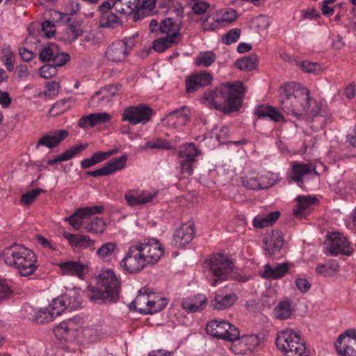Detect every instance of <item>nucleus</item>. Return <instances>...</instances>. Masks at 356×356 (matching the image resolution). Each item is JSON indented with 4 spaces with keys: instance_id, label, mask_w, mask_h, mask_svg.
I'll return each instance as SVG.
<instances>
[{
    "instance_id": "obj_11",
    "label": "nucleus",
    "mask_w": 356,
    "mask_h": 356,
    "mask_svg": "<svg viewBox=\"0 0 356 356\" xmlns=\"http://www.w3.org/2000/svg\"><path fill=\"white\" fill-rule=\"evenodd\" d=\"M104 208L102 205H95L92 207H85L77 209L70 216L65 218L74 229L79 230L83 227L86 220L89 216L102 213Z\"/></svg>"
},
{
    "instance_id": "obj_23",
    "label": "nucleus",
    "mask_w": 356,
    "mask_h": 356,
    "mask_svg": "<svg viewBox=\"0 0 356 356\" xmlns=\"http://www.w3.org/2000/svg\"><path fill=\"white\" fill-rule=\"evenodd\" d=\"M68 131L66 130H56L44 134L41 137L37 144L36 148L40 146L47 147L49 149H53L58 146L67 136Z\"/></svg>"
},
{
    "instance_id": "obj_62",
    "label": "nucleus",
    "mask_w": 356,
    "mask_h": 356,
    "mask_svg": "<svg viewBox=\"0 0 356 356\" xmlns=\"http://www.w3.org/2000/svg\"><path fill=\"white\" fill-rule=\"evenodd\" d=\"M54 26H55L54 24L49 20H46L42 22V30L44 31V35L47 38H51V37H53L54 35L55 30H52L51 31L47 30V29H49V28L51 29V28H54Z\"/></svg>"
},
{
    "instance_id": "obj_8",
    "label": "nucleus",
    "mask_w": 356,
    "mask_h": 356,
    "mask_svg": "<svg viewBox=\"0 0 356 356\" xmlns=\"http://www.w3.org/2000/svg\"><path fill=\"white\" fill-rule=\"evenodd\" d=\"M206 330L207 334L213 337L231 342L239 336L238 329L224 320L214 319L209 321Z\"/></svg>"
},
{
    "instance_id": "obj_16",
    "label": "nucleus",
    "mask_w": 356,
    "mask_h": 356,
    "mask_svg": "<svg viewBox=\"0 0 356 356\" xmlns=\"http://www.w3.org/2000/svg\"><path fill=\"white\" fill-rule=\"evenodd\" d=\"M213 76L208 72L201 70L188 76L186 79V92L192 94L200 88L210 85Z\"/></svg>"
},
{
    "instance_id": "obj_24",
    "label": "nucleus",
    "mask_w": 356,
    "mask_h": 356,
    "mask_svg": "<svg viewBox=\"0 0 356 356\" xmlns=\"http://www.w3.org/2000/svg\"><path fill=\"white\" fill-rule=\"evenodd\" d=\"M283 243L282 233L279 231H273L270 236L264 239V248L266 254L273 256L280 251Z\"/></svg>"
},
{
    "instance_id": "obj_64",
    "label": "nucleus",
    "mask_w": 356,
    "mask_h": 356,
    "mask_svg": "<svg viewBox=\"0 0 356 356\" xmlns=\"http://www.w3.org/2000/svg\"><path fill=\"white\" fill-rule=\"evenodd\" d=\"M296 284L302 293L308 291L311 286L309 282L305 278H298L296 280Z\"/></svg>"
},
{
    "instance_id": "obj_1",
    "label": "nucleus",
    "mask_w": 356,
    "mask_h": 356,
    "mask_svg": "<svg viewBox=\"0 0 356 356\" xmlns=\"http://www.w3.org/2000/svg\"><path fill=\"white\" fill-rule=\"evenodd\" d=\"M280 107L287 115L299 118L304 115L314 117L320 109L316 100L310 97L307 88L295 82H286L279 88Z\"/></svg>"
},
{
    "instance_id": "obj_40",
    "label": "nucleus",
    "mask_w": 356,
    "mask_h": 356,
    "mask_svg": "<svg viewBox=\"0 0 356 356\" xmlns=\"http://www.w3.org/2000/svg\"><path fill=\"white\" fill-rule=\"evenodd\" d=\"M291 312V302L289 300L280 302L273 312L275 318L281 320L289 318Z\"/></svg>"
},
{
    "instance_id": "obj_58",
    "label": "nucleus",
    "mask_w": 356,
    "mask_h": 356,
    "mask_svg": "<svg viewBox=\"0 0 356 356\" xmlns=\"http://www.w3.org/2000/svg\"><path fill=\"white\" fill-rule=\"evenodd\" d=\"M138 36V34L136 33L130 37L125 38L124 40H120L124 43V46L127 54H129V51L135 47L136 39Z\"/></svg>"
},
{
    "instance_id": "obj_30",
    "label": "nucleus",
    "mask_w": 356,
    "mask_h": 356,
    "mask_svg": "<svg viewBox=\"0 0 356 356\" xmlns=\"http://www.w3.org/2000/svg\"><path fill=\"white\" fill-rule=\"evenodd\" d=\"M289 270V266L287 263L277 264L275 268L271 267L270 264H266L261 276L266 279L277 280L284 277Z\"/></svg>"
},
{
    "instance_id": "obj_49",
    "label": "nucleus",
    "mask_w": 356,
    "mask_h": 356,
    "mask_svg": "<svg viewBox=\"0 0 356 356\" xmlns=\"http://www.w3.org/2000/svg\"><path fill=\"white\" fill-rule=\"evenodd\" d=\"M54 48L57 49V45L54 43H51L49 46L44 47L40 52V60L42 63H48L50 60H53L55 54Z\"/></svg>"
},
{
    "instance_id": "obj_61",
    "label": "nucleus",
    "mask_w": 356,
    "mask_h": 356,
    "mask_svg": "<svg viewBox=\"0 0 356 356\" xmlns=\"http://www.w3.org/2000/svg\"><path fill=\"white\" fill-rule=\"evenodd\" d=\"M58 72L57 68H39L38 74L44 79H48L55 76Z\"/></svg>"
},
{
    "instance_id": "obj_27",
    "label": "nucleus",
    "mask_w": 356,
    "mask_h": 356,
    "mask_svg": "<svg viewBox=\"0 0 356 356\" xmlns=\"http://www.w3.org/2000/svg\"><path fill=\"white\" fill-rule=\"evenodd\" d=\"M110 120L111 116L107 113H95L81 117L79 122V126L83 129L88 127H94L108 122Z\"/></svg>"
},
{
    "instance_id": "obj_55",
    "label": "nucleus",
    "mask_w": 356,
    "mask_h": 356,
    "mask_svg": "<svg viewBox=\"0 0 356 356\" xmlns=\"http://www.w3.org/2000/svg\"><path fill=\"white\" fill-rule=\"evenodd\" d=\"M118 152V149H113L108 152H99L93 154V155L91 156L92 160L94 161L95 164H97L108 158H109L111 156L113 155L114 154Z\"/></svg>"
},
{
    "instance_id": "obj_54",
    "label": "nucleus",
    "mask_w": 356,
    "mask_h": 356,
    "mask_svg": "<svg viewBox=\"0 0 356 356\" xmlns=\"http://www.w3.org/2000/svg\"><path fill=\"white\" fill-rule=\"evenodd\" d=\"M60 86L58 82H48L46 84V90L44 91V95L48 97H52L58 92Z\"/></svg>"
},
{
    "instance_id": "obj_53",
    "label": "nucleus",
    "mask_w": 356,
    "mask_h": 356,
    "mask_svg": "<svg viewBox=\"0 0 356 356\" xmlns=\"http://www.w3.org/2000/svg\"><path fill=\"white\" fill-rule=\"evenodd\" d=\"M281 56H282V59L284 60L287 61L288 64L290 65H296L298 67H310L311 65L313 66V67H316V65L317 64L316 63L310 62L309 60L298 61L297 60H296L294 58H291L287 54H284V55H282Z\"/></svg>"
},
{
    "instance_id": "obj_45",
    "label": "nucleus",
    "mask_w": 356,
    "mask_h": 356,
    "mask_svg": "<svg viewBox=\"0 0 356 356\" xmlns=\"http://www.w3.org/2000/svg\"><path fill=\"white\" fill-rule=\"evenodd\" d=\"M88 145L86 144H79L72 147L70 149L66 150L63 154L58 155L60 159V161H68L72 157H74L77 154L81 152L83 150L86 149L88 147Z\"/></svg>"
},
{
    "instance_id": "obj_52",
    "label": "nucleus",
    "mask_w": 356,
    "mask_h": 356,
    "mask_svg": "<svg viewBox=\"0 0 356 356\" xmlns=\"http://www.w3.org/2000/svg\"><path fill=\"white\" fill-rule=\"evenodd\" d=\"M240 34L241 30L239 29H231L223 35L222 40L226 44H231L238 40Z\"/></svg>"
},
{
    "instance_id": "obj_26",
    "label": "nucleus",
    "mask_w": 356,
    "mask_h": 356,
    "mask_svg": "<svg viewBox=\"0 0 356 356\" xmlns=\"http://www.w3.org/2000/svg\"><path fill=\"white\" fill-rule=\"evenodd\" d=\"M63 236L73 248H89L94 250L95 241L88 236L65 232Z\"/></svg>"
},
{
    "instance_id": "obj_25",
    "label": "nucleus",
    "mask_w": 356,
    "mask_h": 356,
    "mask_svg": "<svg viewBox=\"0 0 356 356\" xmlns=\"http://www.w3.org/2000/svg\"><path fill=\"white\" fill-rule=\"evenodd\" d=\"M232 343L234 347L238 346V350L235 351L241 353L246 350H254L260 345L261 341L256 334H247L242 337L239 335L236 340L232 341Z\"/></svg>"
},
{
    "instance_id": "obj_34",
    "label": "nucleus",
    "mask_w": 356,
    "mask_h": 356,
    "mask_svg": "<svg viewBox=\"0 0 356 356\" xmlns=\"http://www.w3.org/2000/svg\"><path fill=\"white\" fill-rule=\"evenodd\" d=\"M237 300V296L234 293L222 295L220 293L216 294L212 299V305L216 309H224L232 306Z\"/></svg>"
},
{
    "instance_id": "obj_2",
    "label": "nucleus",
    "mask_w": 356,
    "mask_h": 356,
    "mask_svg": "<svg viewBox=\"0 0 356 356\" xmlns=\"http://www.w3.org/2000/svg\"><path fill=\"white\" fill-rule=\"evenodd\" d=\"M245 92L242 81L226 82L213 90L205 92L201 102L210 108L232 112L237 111L241 106Z\"/></svg>"
},
{
    "instance_id": "obj_13",
    "label": "nucleus",
    "mask_w": 356,
    "mask_h": 356,
    "mask_svg": "<svg viewBox=\"0 0 356 356\" xmlns=\"http://www.w3.org/2000/svg\"><path fill=\"white\" fill-rule=\"evenodd\" d=\"M147 264L157 263L163 256L164 249L161 243L156 238H146L138 241Z\"/></svg>"
},
{
    "instance_id": "obj_48",
    "label": "nucleus",
    "mask_w": 356,
    "mask_h": 356,
    "mask_svg": "<svg viewBox=\"0 0 356 356\" xmlns=\"http://www.w3.org/2000/svg\"><path fill=\"white\" fill-rule=\"evenodd\" d=\"M70 60V55L66 52H58L54 54L53 58V64H45L42 67H62L67 63Z\"/></svg>"
},
{
    "instance_id": "obj_6",
    "label": "nucleus",
    "mask_w": 356,
    "mask_h": 356,
    "mask_svg": "<svg viewBox=\"0 0 356 356\" xmlns=\"http://www.w3.org/2000/svg\"><path fill=\"white\" fill-rule=\"evenodd\" d=\"M275 343L285 356H309L305 345L300 336L291 329L279 332Z\"/></svg>"
},
{
    "instance_id": "obj_29",
    "label": "nucleus",
    "mask_w": 356,
    "mask_h": 356,
    "mask_svg": "<svg viewBox=\"0 0 356 356\" xmlns=\"http://www.w3.org/2000/svg\"><path fill=\"white\" fill-rule=\"evenodd\" d=\"M124 43L121 41H115L108 46L105 55L108 60L112 62H120L127 56Z\"/></svg>"
},
{
    "instance_id": "obj_31",
    "label": "nucleus",
    "mask_w": 356,
    "mask_h": 356,
    "mask_svg": "<svg viewBox=\"0 0 356 356\" xmlns=\"http://www.w3.org/2000/svg\"><path fill=\"white\" fill-rule=\"evenodd\" d=\"M280 213L277 211L270 212L268 214L256 216L252 220V225L257 229H263L273 225L280 218Z\"/></svg>"
},
{
    "instance_id": "obj_42",
    "label": "nucleus",
    "mask_w": 356,
    "mask_h": 356,
    "mask_svg": "<svg viewBox=\"0 0 356 356\" xmlns=\"http://www.w3.org/2000/svg\"><path fill=\"white\" fill-rule=\"evenodd\" d=\"M176 33L170 36H165L161 40H156L153 43V48L157 52H163L175 42Z\"/></svg>"
},
{
    "instance_id": "obj_33",
    "label": "nucleus",
    "mask_w": 356,
    "mask_h": 356,
    "mask_svg": "<svg viewBox=\"0 0 356 356\" xmlns=\"http://www.w3.org/2000/svg\"><path fill=\"white\" fill-rule=\"evenodd\" d=\"M207 304V298L204 295L198 294L192 300H184L182 302L183 308L188 312H200L204 309Z\"/></svg>"
},
{
    "instance_id": "obj_17",
    "label": "nucleus",
    "mask_w": 356,
    "mask_h": 356,
    "mask_svg": "<svg viewBox=\"0 0 356 356\" xmlns=\"http://www.w3.org/2000/svg\"><path fill=\"white\" fill-rule=\"evenodd\" d=\"M80 326L76 318H70L61 322L54 328L56 337L60 340L71 341L76 335Z\"/></svg>"
},
{
    "instance_id": "obj_4",
    "label": "nucleus",
    "mask_w": 356,
    "mask_h": 356,
    "mask_svg": "<svg viewBox=\"0 0 356 356\" xmlns=\"http://www.w3.org/2000/svg\"><path fill=\"white\" fill-rule=\"evenodd\" d=\"M120 290V281L111 269H104L98 276L96 287L88 291V296L92 302L102 304L115 300Z\"/></svg>"
},
{
    "instance_id": "obj_10",
    "label": "nucleus",
    "mask_w": 356,
    "mask_h": 356,
    "mask_svg": "<svg viewBox=\"0 0 356 356\" xmlns=\"http://www.w3.org/2000/svg\"><path fill=\"white\" fill-rule=\"evenodd\" d=\"M158 195L157 191L130 189L124 194L127 204L129 207L143 206L148 203L155 204Z\"/></svg>"
},
{
    "instance_id": "obj_63",
    "label": "nucleus",
    "mask_w": 356,
    "mask_h": 356,
    "mask_svg": "<svg viewBox=\"0 0 356 356\" xmlns=\"http://www.w3.org/2000/svg\"><path fill=\"white\" fill-rule=\"evenodd\" d=\"M19 54L22 59L26 62L30 61L36 56L33 51L27 49L25 47L19 48Z\"/></svg>"
},
{
    "instance_id": "obj_44",
    "label": "nucleus",
    "mask_w": 356,
    "mask_h": 356,
    "mask_svg": "<svg viewBox=\"0 0 356 356\" xmlns=\"http://www.w3.org/2000/svg\"><path fill=\"white\" fill-rule=\"evenodd\" d=\"M49 307L56 316L60 315L65 311H68L66 301L64 300V294L54 299Z\"/></svg>"
},
{
    "instance_id": "obj_9",
    "label": "nucleus",
    "mask_w": 356,
    "mask_h": 356,
    "mask_svg": "<svg viewBox=\"0 0 356 356\" xmlns=\"http://www.w3.org/2000/svg\"><path fill=\"white\" fill-rule=\"evenodd\" d=\"M152 109L147 105L139 104L127 107L122 113V122H128L131 125L145 124L152 119Z\"/></svg>"
},
{
    "instance_id": "obj_60",
    "label": "nucleus",
    "mask_w": 356,
    "mask_h": 356,
    "mask_svg": "<svg viewBox=\"0 0 356 356\" xmlns=\"http://www.w3.org/2000/svg\"><path fill=\"white\" fill-rule=\"evenodd\" d=\"M236 17H237L236 12L233 9H230L229 10L225 11L222 14V17L220 19V21H221L222 23L223 22L231 23V22H233L234 21H235L236 19Z\"/></svg>"
},
{
    "instance_id": "obj_57",
    "label": "nucleus",
    "mask_w": 356,
    "mask_h": 356,
    "mask_svg": "<svg viewBox=\"0 0 356 356\" xmlns=\"http://www.w3.org/2000/svg\"><path fill=\"white\" fill-rule=\"evenodd\" d=\"M209 7V4L204 1L195 3L192 7L193 12L196 15H202L204 13Z\"/></svg>"
},
{
    "instance_id": "obj_59",
    "label": "nucleus",
    "mask_w": 356,
    "mask_h": 356,
    "mask_svg": "<svg viewBox=\"0 0 356 356\" xmlns=\"http://www.w3.org/2000/svg\"><path fill=\"white\" fill-rule=\"evenodd\" d=\"M12 291L6 280L0 279V300L10 296Z\"/></svg>"
},
{
    "instance_id": "obj_18",
    "label": "nucleus",
    "mask_w": 356,
    "mask_h": 356,
    "mask_svg": "<svg viewBox=\"0 0 356 356\" xmlns=\"http://www.w3.org/2000/svg\"><path fill=\"white\" fill-rule=\"evenodd\" d=\"M195 236V225L193 222L188 221L183 224L178 229L173 238V244L178 248H184L188 244Z\"/></svg>"
},
{
    "instance_id": "obj_3",
    "label": "nucleus",
    "mask_w": 356,
    "mask_h": 356,
    "mask_svg": "<svg viewBox=\"0 0 356 356\" xmlns=\"http://www.w3.org/2000/svg\"><path fill=\"white\" fill-rule=\"evenodd\" d=\"M1 257L7 266L14 267L24 277L33 275L38 268L35 254L22 244L15 243L4 248Z\"/></svg>"
},
{
    "instance_id": "obj_15",
    "label": "nucleus",
    "mask_w": 356,
    "mask_h": 356,
    "mask_svg": "<svg viewBox=\"0 0 356 356\" xmlns=\"http://www.w3.org/2000/svg\"><path fill=\"white\" fill-rule=\"evenodd\" d=\"M327 246L332 256L339 254L349 255L351 253L350 243L346 236L339 232L327 234Z\"/></svg>"
},
{
    "instance_id": "obj_20",
    "label": "nucleus",
    "mask_w": 356,
    "mask_h": 356,
    "mask_svg": "<svg viewBox=\"0 0 356 356\" xmlns=\"http://www.w3.org/2000/svg\"><path fill=\"white\" fill-rule=\"evenodd\" d=\"M60 272L64 275L75 276L83 279L88 267L78 261H67L58 264Z\"/></svg>"
},
{
    "instance_id": "obj_7",
    "label": "nucleus",
    "mask_w": 356,
    "mask_h": 356,
    "mask_svg": "<svg viewBox=\"0 0 356 356\" xmlns=\"http://www.w3.org/2000/svg\"><path fill=\"white\" fill-rule=\"evenodd\" d=\"M147 265L138 241L128 248L120 262V267L122 271L129 274L140 273Z\"/></svg>"
},
{
    "instance_id": "obj_51",
    "label": "nucleus",
    "mask_w": 356,
    "mask_h": 356,
    "mask_svg": "<svg viewBox=\"0 0 356 356\" xmlns=\"http://www.w3.org/2000/svg\"><path fill=\"white\" fill-rule=\"evenodd\" d=\"M44 191L41 188L33 189L22 195L21 202L25 205L31 204L35 199Z\"/></svg>"
},
{
    "instance_id": "obj_50",
    "label": "nucleus",
    "mask_w": 356,
    "mask_h": 356,
    "mask_svg": "<svg viewBox=\"0 0 356 356\" xmlns=\"http://www.w3.org/2000/svg\"><path fill=\"white\" fill-rule=\"evenodd\" d=\"M145 147L149 149H170L171 145L168 140L161 138H156L152 140L147 141Z\"/></svg>"
},
{
    "instance_id": "obj_47",
    "label": "nucleus",
    "mask_w": 356,
    "mask_h": 356,
    "mask_svg": "<svg viewBox=\"0 0 356 356\" xmlns=\"http://www.w3.org/2000/svg\"><path fill=\"white\" fill-rule=\"evenodd\" d=\"M216 58V54L213 51L201 52L196 58L195 64L209 67L215 61Z\"/></svg>"
},
{
    "instance_id": "obj_32",
    "label": "nucleus",
    "mask_w": 356,
    "mask_h": 356,
    "mask_svg": "<svg viewBox=\"0 0 356 356\" xmlns=\"http://www.w3.org/2000/svg\"><path fill=\"white\" fill-rule=\"evenodd\" d=\"M255 114L259 118H268L274 122H282L284 119L282 114L277 108L270 106H259L257 108Z\"/></svg>"
},
{
    "instance_id": "obj_38",
    "label": "nucleus",
    "mask_w": 356,
    "mask_h": 356,
    "mask_svg": "<svg viewBox=\"0 0 356 356\" xmlns=\"http://www.w3.org/2000/svg\"><path fill=\"white\" fill-rule=\"evenodd\" d=\"M128 156L126 154L120 157H115L107 162L104 168L107 172V175H109L116 171L120 170L125 168Z\"/></svg>"
},
{
    "instance_id": "obj_21",
    "label": "nucleus",
    "mask_w": 356,
    "mask_h": 356,
    "mask_svg": "<svg viewBox=\"0 0 356 356\" xmlns=\"http://www.w3.org/2000/svg\"><path fill=\"white\" fill-rule=\"evenodd\" d=\"M297 204L293 209V215L298 219L306 218L312 211V207L317 202L316 197L300 195L296 197Z\"/></svg>"
},
{
    "instance_id": "obj_5",
    "label": "nucleus",
    "mask_w": 356,
    "mask_h": 356,
    "mask_svg": "<svg viewBox=\"0 0 356 356\" xmlns=\"http://www.w3.org/2000/svg\"><path fill=\"white\" fill-rule=\"evenodd\" d=\"M208 269L207 279L212 286L227 279L233 271L234 264L227 255L218 253L212 254L204 261Z\"/></svg>"
},
{
    "instance_id": "obj_14",
    "label": "nucleus",
    "mask_w": 356,
    "mask_h": 356,
    "mask_svg": "<svg viewBox=\"0 0 356 356\" xmlns=\"http://www.w3.org/2000/svg\"><path fill=\"white\" fill-rule=\"evenodd\" d=\"M337 351L343 356H356V331L348 330L335 343Z\"/></svg>"
},
{
    "instance_id": "obj_41",
    "label": "nucleus",
    "mask_w": 356,
    "mask_h": 356,
    "mask_svg": "<svg viewBox=\"0 0 356 356\" xmlns=\"http://www.w3.org/2000/svg\"><path fill=\"white\" fill-rule=\"evenodd\" d=\"M121 24V19L113 13L102 15L99 19L101 27L115 29Z\"/></svg>"
},
{
    "instance_id": "obj_56",
    "label": "nucleus",
    "mask_w": 356,
    "mask_h": 356,
    "mask_svg": "<svg viewBox=\"0 0 356 356\" xmlns=\"http://www.w3.org/2000/svg\"><path fill=\"white\" fill-rule=\"evenodd\" d=\"M243 184L244 186L252 190H259L267 187L266 186H263L257 178H250L243 179Z\"/></svg>"
},
{
    "instance_id": "obj_39",
    "label": "nucleus",
    "mask_w": 356,
    "mask_h": 356,
    "mask_svg": "<svg viewBox=\"0 0 356 356\" xmlns=\"http://www.w3.org/2000/svg\"><path fill=\"white\" fill-rule=\"evenodd\" d=\"M311 167L305 163H295L293 165L290 177L297 182H302L303 176L310 173Z\"/></svg>"
},
{
    "instance_id": "obj_43",
    "label": "nucleus",
    "mask_w": 356,
    "mask_h": 356,
    "mask_svg": "<svg viewBox=\"0 0 356 356\" xmlns=\"http://www.w3.org/2000/svg\"><path fill=\"white\" fill-rule=\"evenodd\" d=\"M56 317L48 307L39 309L33 316L32 320L37 323H44L49 322Z\"/></svg>"
},
{
    "instance_id": "obj_12",
    "label": "nucleus",
    "mask_w": 356,
    "mask_h": 356,
    "mask_svg": "<svg viewBox=\"0 0 356 356\" xmlns=\"http://www.w3.org/2000/svg\"><path fill=\"white\" fill-rule=\"evenodd\" d=\"M200 154L193 143H188L181 147L179 150V162L181 172L183 175L190 176L193 172V165L196 156Z\"/></svg>"
},
{
    "instance_id": "obj_19",
    "label": "nucleus",
    "mask_w": 356,
    "mask_h": 356,
    "mask_svg": "<svg viewBox=\"0 0 356 356\" xmlns=\"http://www.w3.org/2000/svg\"><path fill=\"white\" fill-rule=\"evenodd\" d=\"M189 114L188 107L184 106L170 113L164 120L168 127L179 129L189 120Z\"/></svg>"
},
{
    "instance_id": "obj_28",
    "label": "nucleus",
    "mask_w": 356,
    "mask_h": 356,
    "mask_svg": "<svg viewBox=\"0 0 356 356\" xmlns=\"http://www.w3.org/2000/svg\"><path fill=\"white\" fill-rule=\"evenodd\" d=\"M64 300L69 312L80 309L82 305L81 290L79 288L67 289L64 293Z\"/></svg>"
},
{
    "instance_id": "obj_37",
    "label": "nucleus",
    "mask_w": 356,
    "mask_h": 356,
    "mask_svg": "<svg viewBox=\"0 0 356 356\" xmlns=\"http://www.w3.org/2000/svg\"><path fill=\"white\" fill-rule=\"evenodd\" d=\"M117 250V244L115 242H106L103 243L96 251V255L104 261H108L114 255Z\"/></svg>"
},
{
    "instance_id": "obj_36",
    "label": "nucleus",
    "mask_w": 356,
    "mask_h": 356,
    "mask_svg": "<svg viewBox=\"0 0 356 356\" xmlns=\"http://www.w3.org/2000/svg\"><path fill=\"white\" fill-rule=\"evenodd\" d=\"M181 24L173 21L172 18L168 17L162 20L159 24V31L161 33H165L166 36H170L171 34L176 33V38L179 35Z\"/></svg>"
},
{
    "instance_id": "obj_22",
    "label": "nucleus",
    "mask_w": 356,
    "mask_h": 356,
    "mask_svg": "<svg viewBox=\"0 0 356 356\" xmlns=\"http://www.w3.org/2000/svg\"><path fill=\"white\" fill-rule=\"evenodd\" d=\"M138 300H143L147 306L146 312L149 314H155L160 312L166 307L168 302L165 298L149 293L138 296Z\"/></svg>"
},
{
    "instance_id": "obj_35",
    "label": "nucleus",
    "mask_w": 356,
    "mask_h": 356,
    "mask_svg": "<svg viewBox=\"0 0 356 356\" xmlns=\"http://www.w3.org/2000/svg\"><path fill=\"white\" fill-rule=\"evenodd\" d=\"M105 227L106 223L102 218L89 216L86 220L83 229L91 234H102L105 230Z\"/></svg>"
},
{
    "instance_id": "obj_46",
    "label": "nucleus",
    "mask_w": 356,
    "mask_h": 356,
    "mask_svg": "<svg viewBox=\"0 0 356 356\" xmlns=\"http://www.w3.org/2000/svg\"><path fill=\"white\" fill-rule=\"evenodd\" d=\"M259 65V58L255 54L238 59L234 63V67H257Z\"/></svg>"
}]
</instances>
